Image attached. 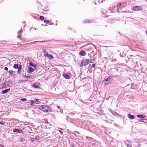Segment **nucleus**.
<instances>
[{"label": "nucleus", "instance_id": "nucleus-1", "mask_svg": "<svg viewBox=\"0 0 147 147\" xmlns=\"http://www.w3.org/2000/svg\"><path fill=\"white\" fill-rule=\"evenodd\" d=\"M39 109L44 112H50L52 111L51 108L50 107L45 105L40 106Z\"/></svg>", "mask_w": 147, "mask_h": 147}, {"label": "nucleus", "instance_id": "nucleus-2", "mask_svg": "<svg viewBox=\"0 0 147 147\" xmlns=\"http://www.w3.org/2000/svg\"><path fill=\"white\" fill-rule=\"evenodd\" d=\"M91 61V59L90 60L87 59L83 60L81 62L80 66L82 67L90 63Z\"/></svg>", "mask_w": 147, "mask_h": 147}, {"label": "nucleus", "instance_id": "nucleus-3", "mask_svg": "<svg viewBox=\"0 0 147 147\" xmlns=\"http://www.w3.org/2000/svg\"><path fill=\"white\" fill-rule=\"evenodd\" d=\"M9 86V82H6L0 85V88H6Z\"/></svg>", "mask_w": 147, "mask_h": 147}, {"label": "nucleus", "instance_id": "nucleus-4", "mask_svg": "<svg viewBox=\"0 0 147 147\" xmlns=\"http://www.w3.org/2000/svg\"><path fill=\"white\" fill-rule=\"evenodd\" d=\"M13 67L15 69H18V72L20 73L22 68V65H19L18 64H15L14 65Z\"/></svg>", "mask_w": 147, "mask_h": 147}, {"label": "nucleus", "instance_id": "nucleus-5", "mask_svg": "<svg viewBox=\"0 0 147 147\" xmlns=\"http://www.w3.org/2000/svg\"><path fill=\"white\" fill-rule=\"evenodd\" d=\"M112 80V79L110 77H109L108 78H107L105 80H104L105 81L106 83H105L106 84H107L111 82Z\"/></svg>", "mask_w": 147, "mask_h": 147}, {"label": "nucleus", "instance_id": "nucleus-6", "mask_svg": "<svg viewBox=\"0 0 147 147\" xmlns=\"http://www.w3.org/2000/svg\"><path fill=\"white\" fill-rule=\"evenodd\" d=\"M40 84L38 82H35L34 83L32 86L33 87L35 88H39Z\"/></svg>", "mask_w": 147, "mask_h": 147}, {"label": "nucleus", "instance_id": "nucleus-7", "mask_svg": "<svg viewBox=\"0 0 147 147\" xmlns=\"http://www.w3.org/2000/svg\"><path fill=\"white\" fill-rule=\"evenodd\" d=\"M122 5L121 3L118 4H117V11H119L122 8Z\"/></svg>", "mask_w": 147, "mask_h": 147}, {"label": "nucleus", "instance_id": "nucleus-8", "mask_svg": "<svg viewBox=\"0 0 147 147\" xmlns=\"http://www.w3.org/2000/svg\"><path fill=\"white\" fill-rule=\"evenodd\" d=\"M125 143L128 147H131V142L129 140H127L125 142Z\"/></svg>", "mask_w": 147, "mask_h": 147}, {"label": "nucleus", "instance_id": "nucleus-9", "mask_svg": "<svg viewBox=\"0 0 147 147\" xmlns=\"http://www.w3.org/2000/svg\"><path fill=\"white\" fill-rule=\"evenodd\" d=\"M28 72L30 73L33 72L34 71V69L30 66H29L28 67Z\"/></svg>", "mask_w": 147, "mask_h": 147}, {"label": "nucleus", "instance_id": "nucleus-10", "mask_svg": "<svg viewBox=\"0 0 147 147\" xmlns=\"http://www.w3.org/2000/svg\"><path fill=\"white\" fill-rule=\"evenodd\" d=\"M13 131L14 132L17 133H20L22 132V131L19 129H14L13 130Z\"/></svg>", "mask_w": 147, "mask_h": 147}, {"label": "nucleus", "instance_id": "nucleus-11", "mask_svg": "<svg viewBox=\"0 0 147 147\" xmlns=\"http://www.w3.org/2000/svg\"><path fill=\"white\" fill-rule=\"evenodd\" d=\"M86 53L84 51H81L80 53L79 54L82 56H84L86 55Z\"/></svg>", "mask_w": 147, "mask_h": 147}, {"label": "nucleus", "instance_id": "nucleus-12", "mask_svg": "<svg viewBox=\"0 0 147 147\" xmlns=\"http://www.w3.org/2000/svg\"><path fill=\"white\" fill-rule=\"evenodd\" d=\"M63 76L65 79H69L70 78L69 75L67 74H64Z\"/></svg>", "mask_w": 147, "mask_h": 147}, {"label": "nucleus", "instance_id": "nucleus-13", "mask_svg": "<svg viewBox=\"0 0 147 147\" xmlns=\"http://www.w3.org/2000/svg\"><path fill=\"white\" fill-rule=\"evenodd\" d=\"M127 115L128 116L129 118L131 119H133L135 117L134 115H131L129 114H128Z\"/></svg>", "mask_w": 147, "mask_h": 147}, {"label": "nucleus", "instance_id": "nucleus-14", "mask_svg": "<svg viewBox=\"0 0 147 147\" xmlns=\"http://www.w3.org/2000/svg\"><path fill=\"white\" fill-rule=\"evenodd\" d=\"M145 117V115H138V118H140V119H142L144 118Z\"/></svg>", "mask_w": 147, "mask_h": 147}, {"label": "nucleus", "instance_id": "nucleus-15", "mask_svg": "<svg viewBox=\"0 0 147 147\" xmlns=\"http://www.w3.org/2000/svg\"><path fill=\"white\" fill-rule=\"evenodd\" d=\"M10 90V89H5L2 91V93L3 94H5L9 91Z\"/></svg>", "mask_w": 147, "mask_h": 147}, {"label": "nucleus", "instance_id": "nucleus-16", "mask_svg": "<svg viewBox=\"0 0 147 147\" xmlns=\"http://www.w3.org/2000/svg\"><path fill=\"white\" fill-rule=\"evenodd\" d=\"M22 30L21 29L18 32V36H17V37L18 38H19L20 37L21 34V32H22Z\"/></svg>", "mask_w": 147, "mask_h": 147}, {"label": "nucleus", "instance_id": "nucleus-17", "mask_svg": "<svg viewBox=\"0 0 147 147\" xmlns=\"http://www.w3.org/2000/svg\"><path fill=\"white\" fill-rule=\"evenodd\" d=\"M90 22H91V21L88 20H85L83 22V23H89Z\"/></svg>", "mask_w": 147, "mask_h": 147}, {"label": "nucleus", "instance_id": "nucleus-18", "mask_svg": "<svg viewBox=\"0 0 147 147\" xmlns=\"http://www.w3.org/2000/svg\"><path fill=\"white\" fill-rule=\"evenodd\" d=\"M133 9L134 11L138 10V6H135L133 7Z\"/></svg>", "mask_w": 147, "mask_h": 147}, {"label": "nucleus", "instance_id": "nucleus-19", "mask_svg": "<svg viewBox=\"0 0 147 147\" xmlns=\"http://www.w3.org/2000/svg\"><path fill=\"white\" fill-rule=\"evenodd\" d=\"M136 86L134 84H131V87L132 88L135 89L136 88Z\"/></svg>", "mask_w": 147, "mask_h": 147}, {"label": "nucleus", "instance_id": "nucleus-20", "mask_svg": "<svg viewBox=\"0 0 147 147\" xmlns=\"http://www.w3.org/2000/svg\"><path fill=\"white\" fill-rule=\"evenodd\" d=\"M30 105H32L34 104V103L35 102H34V101L32 100H30Z\"/></svg>", "mask_w": 147, "mask_h": 147}, {"label": "nucleus", "instance_id": "nucleus-21", "mask_svg": "<svg viewBox=\"0 0 147 147\" xmlns=\"http://www.w3.org/2000/svg\"><path fill=\"white\" fill-rule=\"evenodd\" d=\"M9 74H13L15 72L12 70H10L9 71Z\"/></svg>", "mask_w": 147, "mask_h": 147}, {"label": "nucleus", "instance_id": "nucleus-22", "mask_svg": "<svg viewBox=\"0 0 147 147\" xmlns=\"http://www.w3.org/2000/svg\"><path fill=\"white\" fill-rule=\"evenodd\" d=\"M36 101L35 102V103L36 104H38L39 103V99H35Z\"/></svg>", "mask_w": 147, "mask_h": 147}, {"label": "nucleus", "instance_id": "nucleus-23", "mask_svg": "<svg viewBox=\"0 0 147 147\" xmlns=\"http://www.w3.org/2000/svg\"><path fill=\"white\" fill-rule=\"evenodd\" d=\"M25 140V139L23 138H20V141H21V142H24Z\"/></svg>", "mask_w": 147, "mask_h": 147}, {"label": "nucleus", "instance_id": "nucleus-24", "mask_svg": "<svg viewBox=\"0 0 147 147\" xmlns=\"http://www.w3.org/2000/svg\"><path fill=\"white\" fill-rule=\"evenodd\" d=\"M20 100H22L23 101H26L27 100L26 98H22L20 99Z\"/></svg>", "mask_w": 147, "mask_h": 147}, {"label": "nucleus", "instance_id": "nucleus-25", "mask_svg": "<svg viewBox=\"0 0 147 147\" xmlns=\"http://www.w3.org/2000/svg\"><path fill=\"white\" fill-rule=\"evenodd\" d=\"M143 9L142 7L141 6H138V10H141Z\"/></svg>", "mask_w": 147, "mask_h": 147}, {"label": "nucleus", "instance_id": "nucleus-26", "mask_svg": "<svg viewBox=\"0 0 147 147\" xmlns=\"http://www.w3.org/2000/svg\"><path fill=\"white\" fill-rule=\"evenodd\" d=\"M29 65H30V66H31L33 67H35V66L32 63H31V62H30L29 63Z\"/></svg>", "mask_w": 147, "mask_h": 147}, {"label": "nucleus", "instance_id": "nucleus-27", "mask_svg": "<svg viewBox=\"0 0 147 147\" xmlns=\"http://www.w3.org/2000/svg\"><path fill=\"white\" fill-rule=\"evenodd\" d=\"M143 122L147 123V119H143Z\"/></svg>", "mask_w": 147, "mask_h": 147}, {"label": "nucleus", "instance_id": "nucleus-28", "mask_svg": "<svg viewBox=\"0 0 147 147\" xmlns=\"http://www.w3.org/2000/svg\"><path fill=\"white\" fill-rule=\"evenodd\" d=\"M44 17L42 16H40V18L41 20H42L44 19Z\"/></svg>", "mask_w": 147, "mask_h": 147}, {"label": "nucleus", "instance_id": "nucleus-29", "mask_svg": "<svg viewBox=\"0 0 147 147\" xmlns=\"http://www.w3.org/2000/svg\"><path fill=\"white\" fill-rule=\"evenodd\" d=\"M44 22L45 23H46V24H48V23L49 22H50V21H47V20H44Z\"/></svg>", "mask_w": 147, "mask_h": 147}, {"label": "nucleus", "instance_id": "nucleus-30", "mask_svg": "<svg viewBox=\"0 0 147 147\" xmlns=\"http://www.w3.org/2000/svg\"><path fill=\"white\" fill-rule=\"evenodd\" d=\"M48 57L50 59H51V58H52V59H53V56L51 55H49Z\"/></svg>", "mask_w": 147, "mask_h": 147}, {"label": "nucleus", "instance_id": "nucleus-31", "mask_svg": "<svg viewBox=\"0 0 147 147\" xmlns=\"http://www.w3.org/2000/svg\"><path fill=\"white\" fill-rule=\"evenodd\" d=\"M112 59L113 60L112 61V62H113V61H116V58H115L113 57H112Z\"/></svg>", "mask_w": 147, "mask_h": 147}, {"label": "nucleus", "instance_id": "nucleus-32", "mask_svg": "<svg viewBox=\"0 0 147 147\" xmlns=\"http://www.w3.org/2000/svg\"><path fill=\"white\" fill-rule=\"evenodd\" d=\"M138 122H143V119H140V120L139 119H138Z\"/></svg>", "mask_w": 147, "mask_h": 147}, {"label": "nucleus", "instance_id": "nucleus-33", "mask_svg": "<svg viewBox=\"0 0 147 147\" xmlns=\"http://www.w3.org/2000/svg\"><path fill=\"white\" fill-rule=\"evenodd\" d=\"M45 56H47V57H48L49 56L47 53H45Z\"/></svg>", "mask_w": 147, "mask_h": 147}, {"label": "nucleus", "instance_id": "nucleus-34", "mask_svg": "<svg viewBox=\"0 0 147 147\" xmlns=\"http://www.w3.org/2000/svg\"><path fill=\"white\" fill-rule=\"evenodd\" d=\"M4 69L5 70H8V68L7 67H5L4 68Z\"/></svg>", "mask_w": 147, "mask_h": 147}, {"label": "nucleus", "instance_id": "nucleus-35", "mask_svg": "<svg viewBox=\"0 0 147 147\" xmlns=\"http://www.w3.org/2000/svg\"><path fill=\"white\" fill-rule=\"evenodd\" d=\"M92 66L93 67H95V64H94V63L92 65Z\"/></svg>", "mask_w": 147, "mask_h": 147}, {"label": "nucleus", "instance_id": "nucleus-36", "mask_svg": "<svg viewBox=\"0 0 147 147\" xmlns=\"http://www.w3.org/2000/svg\"><path fill=\"white\" fill-rule=\"evenodd\" d=\"M0 124H1V125H4L5 124V123H3L1 122V123Z\"/></svg>", "mask_w": 147, "mask_h": 147}, {"label": "nucleus", "instance_id": "nucleus-37", "mask_svg": "<svg viewBox=\"0 0 147 147\" xmlns=\"http://www.w3.org/2000/svg\"><path fill=\"white\" fill-rule=\"evenodd\" d=\"M108 56H109V55L110 56V53H108Z\"/></svg>", "mask_w": 147, "mask_h": 147}, {"label": "nucleus", "instance_id": "nucleus-38", "mask_svg": "<svg viewBox=\"0 0 147 147\" xmlns=\"http://www.w3.org/2000/svg\"><path fill=\"white\" fill-rule=\"evenodd\" d=\"M57 107L58 108H60V107H58V106H57Z\"/></svg>", "mask_w": 147, "mask_h": 147}, {"label": "nucleus", "instance_id": "nucleus-39", "mask_svg": "<svg viewBox=\"0 0 147 147\" xmlns=\"http://www.w3.org/2000/svg\"><path fill=\"white\" fill-rule=\"evenodd\" d=\"M59 131L61 132V133L62 134V132L60 130Z\"/></svg>", "mask_w": 147, "mask_h": 147}, {"label": "nucleus", "instance_id": "nucleus-40", "mask_svg": "<svg viewBox=\"0 0 147 147\" xmlns=\"http://www.w3.org/2000/svg\"><path fill=\"white\" fill-rule=\"evenodd\" d=\"M2 146V145H1V144H0V146Z\"/></svg>", "mask_w": 147, "mask_h": 147}, {"label": "nucleus", "instance_id": "nucleus-41", "mask_svg": "<svg viewBox=\"0 0 147 147\" xmlns=\"http://www.w3.org/2000/svg\"><path fill=\"white\" fill-rule=\"evenodd\" d=\"M1 123V122H0V124Z\"/></svg>", "mask_w": 147, "mask_h": 147}, {"label": "nucleus", "instance_id": "nucleus-42", "mask_svg": "<svg viewBox=\"0 0 147 147\" xmlns=\"http://www.w3.org/2000/svg\"><path fill=\"white\" fill-rule=\"evenodd\" d=\"M45 26H47V25H45Z\"/></svg>", "mask_w": 147, "mask_h": 147}]
</instances>
